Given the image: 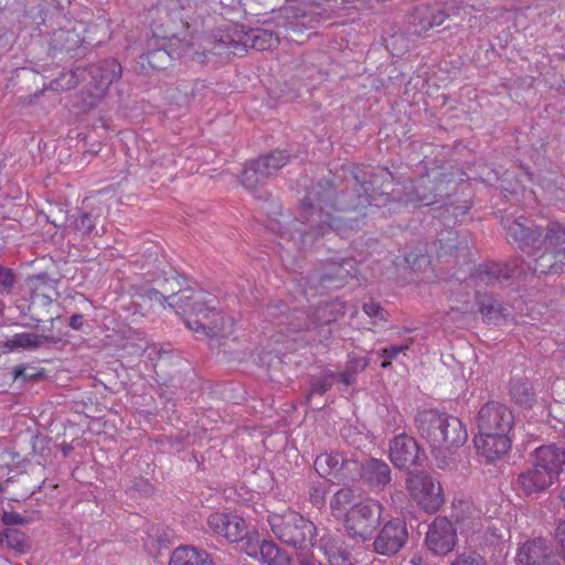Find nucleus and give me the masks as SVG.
<instances>
[{"label":"nucleus","instance_id":"obj_10","mask_svg":"<svg viewBox=\"0 0 565 565\" xmlns=\"http://www.w3.org/2000/svg\"><path fill=\"white\" fill-rule=\"evenodd\" d=\"M450 13L445 2L434 1L415 6L407 15L411 32L419 38L429 36L431 31L441 26Z\"/></svg>","mask_w":565,"mask_h":565},{"label":"nucleus","instance_id":"obj_12","mask_svg":"<svg viewBox=\"0 0 565 565\" xmlns=\"http://www.w3.org/2000/svg\"><path fill=\"white\" fill-rule=\"evenodd\" d=\"M514 416L507 405L500 402H488L481 406L477 415L479 433H510Z\"/></svg>","mask_w":565,"mask_h":565},{"label":"nucleus","instance_id":"obj_15","mask_svg":"<svg viewBox=\"0 0 565 565\" xmlns=\"http://www.w3.org/2000/svg\"><path fill=\"white\" fill-rule=\"evenodd\" d=\"M515 559L521 565H562L561 556L541 537L525 541Z\"/></svg>","mask_w":565,"mask_h":565},{"label":"nucleus","instance_id":"obj_35","mask_svg":"<svg viewBox=\"0 0 565 565\" xmlns=\"http://www.w3.org/2000/svg\"><path fill=\"white\" fill-rule=\"evenodd\" d=\"M478 303L482 319L487 323L499 324L500 321L504 319L502 316V307L495 299L491 297L479 299Z\"/></svg>","mask_w":565,"mask_h":565},{"label":"nucleus","instance_id":"obj_27","mask_svg":"<svg viewBox=\"0 0 565 565\" xmlns=\"http://www.w3.org/2000/svg\"><path fill=\"white\" fill-rule=\"evenodd\" d=\"M359 477H363L373 487H384L391 481V469L382 460L370 459L366 463H361Z\"/></svg>","mask_w":565,"mask_h":565},{"label":"nucleus","instance_id":"obj_30","mask_svg":"<svg viewBox=\"0 0 565 565\" xmlns=\"http://www.w3.org/2000/svg\"><path fill=\"white\" fill-rule=\"evenodd\" d=\"M288 160L289 156L281 150H275L256 159L258 169L263 171L266 179L286 166Z\"/></svg>","mask_w":565,"mask_h":565},{"label":"nucleus","instance_id":"obj_21","mask_svg":"<svg viewBox=\"0 0 565 565\" xmlns=\"http://www.w3.org/2000/svg\"><path fill=\"white\" fill-rule=\"evenodd\" d=\"M556 481V479L546 475L542 469L536 468L533 461L532 467L518 477V483L521 490L529 495L546 491Z\"/></svg>","mask_w":565,"mask_h":565},{"label":"nucleus","instance_id":"obj_34","mask_svg":"<svg viewBox=\"0 0 565 565\" xmlns=\"http://www.w3.org/2000/svg\"><path fill=\"white\" fill-rule=\"evenodd\" d=\"M87 76V68L77 67L61 74L54 82L55 89L68 90L75 88Z\"/></svg>","mask_w":565,"mask_h":565},{"label":"nucleus","instance_id":"obj_52","mask_svg":"<svg viewBox=\"0 0 565 565\" xmlns=\"http://www.w3.org/2000/svg\"><path fill=\"white\" fill-rule=\"evenodd\" d=\"M14 282L13 274L10 269L0 266V285L6 288H11Z\"/></svg>","mask_w":565,"mask_h":565},{"label":"nucleus","instance_id":"obj_37","mask_svg":"<svg viewBox=\"0 0 565 565\" xmlns=\"http://www.w3.org/2000/svg\"><path fill=\"white\" fill-rule=\"evenodd\" d=\"M295 332L296 331H294L292 333ZM268 341V347L276 354H286L288 351L295 350L296 338L294 337V334H286L281 330L271 334Z\"/></svg>","mask_w":565,"mask_h":565},{"label":"nucleus","instance_id":"obj_25","mask_svg":"<svg viewBox=\"0 0 565 565\" xmlns=\"http://www.w3.org/2000/svg\"><path fill=\"white\" fill-rule=\"evenodd\" d=\"M245 53L248 49L256 51L273 50L279 44V36L265 29L244 30Z\"/></svg>","mask_w":565,"mask_h":565},{"label":"nucleus","instance_id":"obj_60","mask_svg":"<svg viewBox=\"0 0 565 565\" xmlns=\"http://www.w3.org/2000/svg\"><path fill=\"white\" fill-rule=\"evenodd\" d=\"M328 279H332V277H328V276H323V277H322V281H326V280H328Z\"/></svg>","mask_w":565,"mask_h":565},{"label":"nucleus","instance_id":"obj_6","mask_svg":"<svg viewBox=\"0 0 565 565\" xmlns=\"http://www.w3.org/2000/svg\"><path fill=\"white\" fill-rule=\"evenodd\" d=\"M383 513V505L380 501L371 498L363 499L345 513L343 524L348 534L362 542L371 539L377 529Z\"/></svg>","mask_w":565,"mask_h":565},{"label":"nucleus","instance_id":"obj_45","mask_svg":"<svg viewBox=\"0 0 565 565\" xmlns=\"http://www.w3.org/2000/svg\"><path fill=\"white\" fill-rule=\"evenodd\" d=\"M451 565H487L486 559L476 552L459 554Z\"/></svg>","mask_w":565,"mask_h":565},{"label":"nucleus","instance_id":"obj_40","mask_svg":"<svg viewBox=\"0 0 565 565\" xmlns=\"http://www.w3.org/2000/svg\"><path fill=\"white\" fill-rule=\"evenodd\" d=\"M166 100L175 106H182L189 104L192 98V94L190 93L189 84H181L175 87H170L164 93Z\"/></svg>","mask_w":565,"mask_h":565},{"label":"nucleus","instance_id":"obj_23","mask_svg":"<svg viewBox=\"0 0 565 565\" xmlns=\"http://www.w3.org/2000/svg\"><path fill=\"white\" fill-rule=\"evenodd\" d=\"M319 550L327 558L328 565H352L351 554L344 542L331 534L320 539Z\"/></svg>","mask_w":565,"mask_h":565},{"label":"nucleus","instance_id":"obj_11","mask_svg":"<svg viewBox=\"0 0 565 565\" xmlns=\"http://www.w3.org/2000/svg\"><path fill=\"white\" fill-rule=\"evenodd\" d=\"M156 15L152 32L157 38H177L189 28L182 0H164L156 8Z\"/></svg>","mask_w":565,"mask_h":565},{"label":"nucleus","instance_id":"obj_5","mask_svg":"<svg viewBox=\"0 0 565 565\" xmlns=\"http://www.w3.org/2000/svg\"><path fill=\"white\" fill-rule=\"evenodd\" d=\"M267 521L270 530L282 544L296 551H309L317 536L316 525L295 510L270 512Z\"/></svg>","mask_w":565,"mask_h":565},{"label":"nucleus","instance_id":"obj_33","mask_svg":"<svg viewBox=\"0 0 565 565\" xmlns=\"http://www.w3.org/2000/svg\"><path fill=\"white\" fill-rule=\"evenodd\" d=\"M353 491L351 489H340L338 490L331 501H330V508L331 512L335 518H345V513L351 508L352 504H355L356 502H353Z\"/></svg>","mask_w":565,"mask_h":565},{"label":"nucleus","instance_id":"obj_17","mask_svg":"<svg viewBox=\"0 0 565 565\" xmlns=\"http://www.w3.org/2000/svg\"><path fill=\"white\" fill-rule=\"evenodd\" d=\"M417 441L407 435L396 436L390 447V458L398 469H409L424 458Z\"/></svg>","mask_w":565,"mask_h":565},{"label":"nucleus","instance_id":"obj_47","mask_svg":"<svg viewBox=\"0 0 565 565\" xmlns=\"http://www.w3.org/2000/svg\"><path fill=\"white\" fill-rule=\"evenodd\" d=\"M348 365L349 370L356 374L367 367L369 359L366 356H360L355 353H350Z\"/></svg>","mask_w":565,"mask_h":565},{"label":"nucleus","instance_id":"obj_22","mask_svg":"<svg viewBox=\"0 0 565 565\" xmlns=\"http://www.w3.org/2000/svg\"><path fill=\"white\" fill-rule=\"evenodd\" d=\"M31 302L50 306L58 297L57 281L46 275H38L30 280Z\"/></svg>","mask_w":565,"mask_h":565},{"label":"nucleus","instance_id":"obj_32","mask_svg":"<svg viewBox=\"0 0 565 565\" xmlns=\"http://www.w3.org/2000/svg\"><path fill=\"white\" fill-rule=\"evenodd\" d=\"M7 543V546L18 553H26L30 550V541L24 532L17 529H6L0 532V544Z\"/></svg>","mask_w":565,"mask_h":565},{"label":"nucleus","instance_id":"obj_54","mask_svg":"<svg viewBox=\"0 0 565 565\" xmlns=\"http://www.w3.org/2000/svg\"><path fill=\"white\" fill-rule=\"evenodd\" d=\"M70 327L74 330H81L84 324V317L83 315H73L70 318Z\"/></svg>","mask_w":565,"mask_h":565},{"label":"nucleus","instance_id":"obj_8","mask_svg":"<svg viewBox=\"0 0 565 565\" xmlns=\"http://www.w3.org/2000/svg\"><path fill=\"white\" fill-rule=\"evenodd\" d=\"M406 489L417 504L426 513L437 512L445 503L444 490L438 480L426 472L409 475Z\"/></svg>","mask_w":565,"mask_h":565},{"label":"nucleus","instance_id":"obj_4","mask_svg":"<svg viewBox=\"0 0 565 565\" xmlns=\"http://www.w3.org/2000/svg\"><path fill=\"white\" fill-rule=\"evenodd\" d=\"M418 434L434 450H451L465 445L468 433L462 422L437 409H424L415 417Z\"/></svg>","mask_w":565,"mask_h":565},{"label":"nucleus","instance_id":"obj_55","mask_svg":"<svg viewBox=\"0 0 565 565\" xmlns=\"http://www.w3.org/2000/svg\"><path fill=\"white\" fill-rule=\"evenodd\" d=\"M326 491L320 489H313L310 493V499L315 504H321L324 502Z\"/></svg>","mask_w":565,"mask_h":565},{"label":"nucleus","instance_id":"obj_20","mask_svg":"<svg viewBox=\"0 0 565 565\" xmlns=\"http://www.w3.org/2000/svg\"><path fill=\"white\" fill-rule=\"evenodd\" d=\"M536 468L558 480L565 469V450L555 445L541 446L532 455Z\"/></svg>","mask_w":565,"mask_h":565},{"label":"nucleus","instance_id":"obj_2","mask_svg":"<svg viewBox=\"0 0 565 565\" xmlns=\"http://www.w3.org/2000/svg\"><path fill=\"white\" fill-rule=\"evenodd\" d=\"M507 237L533 258V271L558 274L565 269V226L551 222L543 230L524 216L505 225Z\"/></svg>","mask_w":565,"mask_h":565},{"label":"nucleus","instance_id":"obj_24","mask_svg":"<svg viewBox=\"0 0 565 565\" xmlns=\"http://www.w3.org/2000/svg\"><path fill=\"white\" fill-rule=\"evenodd\" d=\"M168 565H213V559L203 548L180 545L171 552Z\"/></svg>","mask_w":565,"mask_h":565},{"label":"nucleus","instance_id":"obj_19","mask_svg":"<svg viewBox=\"0 0 565 565\" xmlns=\"http://www.w3.org/2000/svg\"><path fill=\"white\" fill-rule=\"evenodd\" d=\"M241 542L242 550L247 556L268 565H276L281 548L273 541L260 540L257 532H248L246 529Z\"/></svg>","mask_w":565,"mask_h":565},{"label":"nucleus","instance_id":"obj_16","mask_svg":"<svg viewBox=\"0 0 565 565\" xmlns=\"http://www.w3.org/2000/svg\"><path fill=\"white\" fill-rule=\"evenodd\" d=\"M211 531L226 539L231 543H237L245 536L246 521L233 512H213L207 518Z\"/></svg>","mask_w":565,"mask_h":565},{"label":"nucleus","instance_id":"obj_53","mask_svg":"<svg viewBox=\"0 0 565 565\" xmlns=\"http://www.w3.org/2000/svg\"><path fill=\"white\" fill-rule=\"evenodd\" d=\"M555 539L565 556V521L559 523L555 531Z\"/></svg>","mask_w":565,"mask_h":565},{"label":"nucleus","instance_id":"obj_51","mask_svg":"<svg viewBox=\"0 0 565 565\" xmlns=\"http://www.w3.org/2000/svg\"><path fill=\"white\" fill-rule=\"evenodd\" d=\"M2 522L6 525L25 524L26 519L17 512H4Z\"/></svg>","mask_w":565,"mask_h":565},{"label":"nucleus","instance_id":"obj_41","mask_svg":"<svg viewBox=\"0 0 565 565\" xmlns=\"http://www.w3.org/2000/svg\"><path fill=\"white\" fill-rule=\"evenodd\" d=\"M145 61L153 70H166L171 64V56L167 50L156 49L147 53Z\"/></svg>","mask_w":565,"mask_h":565},{"label":"nucleus","instance_id":"obj_46","mask_svg":"<svg viewBox=\"0 0 565 565\" xmlns=\"http://www.w3.org/2000/svg\"><path fill=\"white\" fill-rule=\"evenodd\" d=\"M409 342L401 345H391L382 349L380 352V356L385 360H395L398 356V354L405 353L409 349Z\"/></svg>","mask_w":565,"mask_h":565},{"label":"nucleus","instance_id":"obj_57","mask_svg":"<svg viewBox=\"0 0 565 565\" xmlns=\"http://www.w3.org/2000/svg\"><path fill=\"white\" fill-rule=\"evenodd\" d=\"M25 365H18L15 367H13L12 370V374L14 376V379H19V377H26L28 375L25 374Z\"/></svg>","mask_w":565,"mask_h":565},{"label":"nucleus","instance_id":"obj_26","mask_svg":"<svg viewBox=\"0 0 565 565\" xmlns=\"http://www.w3.org/2000/svg\"><path fill=\"white\" fill-rule=\"evenodd\" d=\"M92 41L93 39L82 36L75 29H60L53 33L51 46L55 51L72 52L81 47L85 42Z\"/></svg>","mask_w":565,"mask_h":565},{"label":"nucleus","instance_id":"obj_1","mask_svg":"<svg viewBox=\"0 0 565 565\" xmlns=\"http://www.w3.org/2000/svg\"><path fill=\"white\" fill-rule=\"evenodd\" d=\"M367 174L366 171L353 173L351 191H341L337 195L329 182H319L312 185L301 203V210L308 222L317 223V228L311 227L310 231L303 232V236L324 235L326 230L345 235L347 228L353 230V224L358 222V217L334 216L335 212L348 214L362 209H370V212L362 213L364 217L369 214H375L373 207L380 209V203L373 204L372 202L386 203L390 201L388 195L383 191L375 192L374 185L379 183V175H374L373 180L366 181Z\"/></svg>","mask_w":565,"mask_h":565},{"label":"nucleus","instance_id":"obj_58","mask_svg":"<svg viewBox=\"0 0 565 565\" xmlns=\"http://www.w3.org/2000/svg\"><path fill=\"white\" fill-rule=\"evenodd\" d=\"M392 360H385L382 362L381 367L382 369H388L391 366Z\"/></svg>","mask_w":565,"mask_h":565},{"label":"nucleus","instance_id":"obj_43","mask_svg":"<svg viewBox=\"0 0 565 565\" xmlns=\"http://www.w3.org/2000/svg\"><path fill=\"white\" fill-rule=\"evenodd\" d=\"M363 311L372 319L374 326L387 322V312L379 303L369 301L363 305Z\"/></svg>","mask_w":565,"mask_h":565},{"label":"nucleus","instance_id":"obj_31","mask_svg":"<svg viewBox=\"0 0 565 565\" xmlns=\"http://www.w3.org/2000/svg\"><path fill=\"white\" fill-rule=\"evenodd\" d=\"M220 44L233 54L245 53L244 28L235 25L228 29L218 40Z\"/></svg>","mask_w":565,"mask_h":565},{"label":"nucleus","instance_id":"obj_48","mask_svg":"<svg viewBox=\"0 0 565 565\" xmlns=\"http://www.w3.org/2000/svg\"><path fill=\"white\" fill-rule=\"evenodd\" d=\"M405 262L411 266L412 269L416 270L419 269L422 265H429L430 259L426 254H416V253H409L405 257Z\"/></svg>","mask_w":565,"mask_h":565},{"label":"nucleus","instance_id":"obj_59","mask_svg":"<svg viewBox=\"0 0 565 565\" xmlns=\"http://www.w3.org/2000/svg\"><path fill=\"white\" fill-rule=\"evenodd\" d=\"M382 174H383V175H382V178H383V177H390V175H391V173H388L386 170H383V171H382Z\"/></svg>","mask_w":565,"mask_h":565},{"label":"nucleus","instance_id":"obj_44","mask_svg":"<svg viewBox=\"0 0 565 565\" xmlns=\"http://www.w3.org/2000/svg\"><path fill=\"white\" fill-rule=\"evenodd\" d=\"M439 243V250L437 253V256L440 258L444 255L450 254L454 249H458V236L452 231H447L446 235H441V237L438 238Z\"/></svg>","mask_w":565,"mask_h":565},{"label":"nucleus","instance_id":"obj_39","mask_svg":"<svg viewBox=\"0 0 565 565\" xmlns=\"http://www.w3.org/2000/svg\"><path fill=\"white\" fill-rule=\"evenodd\" d=\"M266 180L263 171L258 169L257 161L250 162L243 171L241 182L244 188L253 190Z\"/></svg>","mask_w":565,"mask_h":565},{"label":"nucleus","instance_id":"obj_13","mask_svg":"<svg viewBox=\"0 0 565 565\" xmlns=\"http://www.w3.org/2000/svg\"><path fill=\"white\" fill-rule=\"evenodd\" d=\"M408 530L402 519H393L384 523L376 535L373 546L374 551L381 555L396 554L407 542Z\"/></svg>","mask_w":565,"mask_h":565},{"label":"nucleus","instance_id":"obj_42","mask_svg":"<svg viewBox=\"0 0 565 565\" xmlns=\"http://www.w3.org/2000/svg\"><path fill=\"white\" fill-rule=\"evenodd\" d=\"M276 565H317V563L313 555L306 551H297V561H295L286 551L280 550Z\"/></svg>","mask_w":565,"mask_h":565},{"label":"nucleus","instance_id":"obj_9","mask_svg":"<svg viewBox=\"0 0 565 565\" xmlns=\"http://www.w3.org/2000/svg\"><path fill=\"white\" fill-rule=\"evenodd\" d=\"M94 88L87 93L82 92V107L93 108L107 94L109 86L121 76V66L115 58H107L87 68Z\"/></svg>","mask_w":565,"mask_h":565},{"label":"nucleus","instance_id":"obj_28","mask_svg":"<svg viewBox=\"0 0 565 565\" xmlns=\"http://www.w3.org/2000/svg\"><path fill=\"white\" fill-rule=\"evenodd\" d=\"M509 396L521 407H531L535 402V393L525 377H513L509 385Z\"/></svg>","mask_w":565,"mask_h":565},{"label":"nucleus","instance_id":"obj_50","mask_svg":"<svg viewBox=\"0 0 565 565\" xmlns=\"http://www.w3.org/2000/svg\"><path fill=\"white\" fill-rule=\"evenodd\" d=\"M354 269L352 260H344L335 269V277L341 281L344 280L349 276H353L351 270Z\"/></svg>","mask_w":565,"mask_h":565},{"label":"nucleus","instance_id":"obj_18","mask_svg":"<svg viewBox=\"0 0 565 565\" xmlns=\"http://www.w3.org/2000/svg\"><path fill=\"white\" fill-rule=\"evenodd\" d=\"M473 443L479 455L488 462L500 459L511 448L509 433H479Z\"/></svg>","mask_w":565,"mask_h":565},{"label":"nucleus","instance_id":"obj_38","mask_svg":"<svg viewBox=\"0 0 565 565\" xmlns=\"http://www.w3.org/2000/svg\"><path fill=\"white\" fill-rule=\"evenodd\" d=\"M501 276L504 275L500 265L495 263H487L478 266L475 274L472 275V279L489 285L499 279Z\"/></svg>","mask_w":565,"mask_h":565},{"label":"nucleus","instance_id":"obj_29","mask_svg":"<svg viewBox=\"0 0 565 565\" xmlns=\"http://www.w3.org/2000/svg\"><path fill=\"white\" fill-rule=\"evenodd\" d=\"M52 342V339L44 334L21 332L14 334L6 342V347L10 350L14 349H38L45 343Z\"/></svg>","mask_w":565,"mask_h":565},{"label":"nucleus","instance_id":"obj_7","mask_svg":"<svg viewBox=\"0 0 565 565\" xmlns=\"http://www.w3.org/2000/svg\"><path fill=\"white\" fill-rule=\"evenodd\" d=\"M315 469L322 478L333 483L344 484L359 478L361 463L345 452L329 451L317 456Z\"/></svg>","mask_w":565,"mask_h":565},{"label":"nucleus","instance_id":"obj_3","mask_svg":"<svg viewBox=\"0 0 565 565\" xmlns=\"http://www.w3.org/2000/svg\"><path fill=\"white\" fill-rule=\"evenodd\" d=\"M185 326L211 342L233 334L234 319L218 309V300L204 290H185L175 296Z\"/></svg>","mask_w":565,"mask_h":565},{"label":"nucleus","instance_id":"obj_49","mask_svg":"<svg viewBox=\"0 0 565 565\" xmlns=\"http://www.w3.org/2000/svg\"><path fill=\"white\" fill-rule=\"evenodd\" d=\"M76 227L85 234H89L95 228V223L88 213H82L76 218Z\"/></svg>","mask_w":565,"mask_h":565},{"label":"nucleus","instance_id":"obj_14","mask_svg":"<svg viewBox=\"0 0 565 565\" xmlns=\"http://www.w3.org/2000/svg\"><path fill=\"white\" fill-rule=\"evenodd\" d=\"M425 543L436 555L450 553L457 543V531L446 516H437L429 524Z\"/></svg>","mask_w":565,"mask_h":565},{"label":"nucleus","instance_id":"obj_36","mask_svg":"<svg viewBox=\"0 0 565 565\" xmlns=\"http://www.w3.org/2000/svg\"><path fill=\"white\" fill-rule=\"evenodd\" d=\"M406 189H409L412 193L407 194V202H412L420 205H430L434 203L433 193L427 192L426 180L422 178L417 184L411 183Z\"/></svg>","mask_w":565,"mask_h":565},{"label":"nucleus","instance_id":"obj_56","mask_svg":"<svg viewBox=\"0 0 565 565\" xmlns=\"http://www.w3.org/2000/svg\"><path fill=\"white\" fill-rule=\"evenodd\" d=\"M339 376L344 385H352L355 382V373L350 370L340 373Z\"/></svg>","mask_w":565,"mask_h":565}]
</instances>
